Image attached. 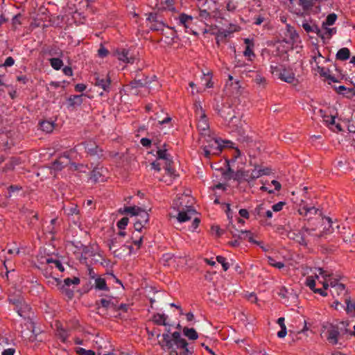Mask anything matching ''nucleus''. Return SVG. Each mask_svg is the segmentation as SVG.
I'll return each instance as SVG.
<instances>
[{
	"label": "nucleus",
	"mask_w": 355,
	"mask_h": 355,
	"mask_svg": "<svg viewBox=\"0 0 355 355\" xmlns=\"http://www.w3.org/2000/svg\"><path fill=\"white\" fill-rule=\"evenodd\" d=\"M158 342L169 355H191L193 350L181 334H157Z\"/></svg>",
	"instance_id": "obj_1"
},
{
	"label": "nucleus",
	"mask_w": 355,
	"mask_h": 355,
	"mask_svg": "<svg viewBox=\"0 0 355 355\" xmlns=\"http://www.w3.org/2000/svg\"><path fill=\"white\" fill-rule=\"evenodd\" d=\"M214 110L223 118L225 125L228 126L231 130H235L238 128L239 119L235 115V112L232 105L228 103L221 104L217 103L214 105Z\"/></svg>",
	"instance_id": "obj_2"
},
{
	"label": "nucleus",
	"mask_w": 355,
	"mask_h": 355,
	"mask_svg": "<svg viewBox=\"0 0 355 355\" xmlns=\"http://www.w3.org/2000/svg\"><path fill=\"white\" fill-rule=\"evenodd\" d=\"M151 321L159 326H164L167 333H180L182 326L180 322H172L164 313H155L151 317Z\"/></svg>",
	"instance_id": "obj_3"
},
{
	"label": "nucleus",
	"mask_w": 355,
	"mask_h": 355,
	"mask_svg": "<svg viewBox=\"0 0 355 355\" xmlns=\"http://www.w3.org/2000/svg\"><path fill=\"white\" fill-rule=\"evenodd\" d=\"M85 149L87 157L96 160H103L105 159V154L103 148L97 144L94 139H87L80 144Z\"/></svg>",
	"instance_id": "obj_4"
},
{
	"label": "nucleus",
	"mask_w": 355,
	"mask_h": 355,
	"mask_svg": "<svg viewBox=\"0 0 355 355\" xmlns=\"http://www.w3.org/2000/svg\"><path fill=\"white\" fill-rule=\"evenodd\" d=\"M15 311L17 312L19 315L24 318V325L27 327V329L31 333H34L35 324L31 320V317L33 316L34 313L30 305L24 301L21 304L15 309Z\"/></svg>",
	"instance_id": "obj_5"
},
{
	"label": "nucleus",
	"mask_w": 355,
	"mask_h": 355,
	"mask_svg": "<svg viewBox=\"0 0 355 355\" xmlns=\"http://www.w3.org/2000/svg\"><path fill=\"white\" fill-rule=\"evenodd\" d=\"M270 71L277 78L287 83H293L295 80V73L292 69H286L283 65H271Z\"/></svg>",
	"instance_id": "obj_6"
},
{
	"label": "nucleus",
	"mask_w": 355,
	"mask_h": 355,
	"mask_svg": "<svg viewBox=\"0 0 355 355\" xmlns=\"http://www.w3.org/2000/svg\"><path fill=\"white\" fill-rule=\"evenodd\" d=\"M195 114L198 119L197 128L200 132L207 131L209 128V123L208 118L205 114V110L200 105V103H196Z\"/></svg>",
	"instance_id": "obj_7"
},
{
	"label": "nucleus",
	"mask_w": 355,
	"mask_h": 355,
	"mask_svg": "<svg viewBox=\"0 0 355 355\" xmlns=\"http://www.w3.org/2000/svg\"><path fill=\"white\" fill-rule=\"evenodd\" d=\"M93 83L96 87L103 89V92L99 94L101 96L104 95V93L108 94L112 89L111 79L109 74L94 73Z\"/></svg>",
	"instance_id": "obj_8"
},
{
	"label": "nucleus",
	"mask_w": 355,
	"mask_h": 355,
	"mask_svg": "<svg viewBox=\"0 0 355 355\" xmlns=\"http://www.w3.org/2000/svg\"><path fill=\"white\" fill-rule=\"evenodd\" d=\"M146 21L152 24L150 28L153 31H162L164 27H168L163 21L159 11L149 12Z\"/></svg>",
	"instance_id": "obj_9"
},
{
	"label": "nucleus",
	"mask_w": 355,
	"mask_h": 355,
	"mask_svg": "<svg viewBox=\"0 0 355 355\" xmlns=\"http://www.w3.org/2000/svg\"><path fill=\"white\" fill-rule=\"evenodd\" d=\"M71 164V158L68 153L65 152L51 163V169L54 171H60Z\"/></svg>",
	"instance_id": "obj_10"
},
{
	"label": "nucleus",
	"mask_w": 355,
	"mask_h": 355,
	"mask_svg": "<svg viewBox=\"0 0 355 355\" xmlns=\"http://www.w3.org/2000/svg\"><path fill=\"white\" fill-rule=\"evenodd\" d=\"M311 230L307 227H303L297 233H291L293 236L288 235L290 239H293L298 242L301 245L306 246L308 244V236L311 235Z\"/></svg>",
	"instance_id": "obj_11"
},
{
	"label": "nucleus",
	"mask_w": 355,
	"mask_h": 355,
	"mask_svg": "<svg viewBox=\"0 0 355 355\" xmlns=\"http://www.w3.org/2000/svg\"><path fill=\"white\" fill-rule=\"evenodd\" d=\"M302 26L307 33H315L321 39H324V34L322 33V31L320 30L319 26L317 25L315 21L313 19H310L309 21L304 20L302 21Z\"/></svg>",
	"instance_id": "obj_12"
},
{
	"label": "nucleus",
	"mask_w": 355,
	"mask_h": 355,
	"mask_svg": "<svg viewBox=\"0 0 355 355\" xmlns=\"http://www.w3.org/2000/svg\"><path fill=\"white\" fill-rule=\"evenodd\" d=\"M138 74H135L134 80L128 85L132 89L144 87L151 83L153 79L156 78L155 76L149 78L148 76L143 75L142 78H137Z\"/></svg>",
	"instance_id": "obj_13"
},
{
	"label": "nucleus",
	"mask_w": 355,
	"mask_h": 355,
	"mask_svg": "<svg viewBox=\"0 0 355 355\" xmlns=\"http://www.w3.org/2000/svg\"><path fill=\"white\" fill-rule=\"evenodd\" d=\"M115 55L120 61L125 63L133 64L137 59L130 50L126 49L116 50Z\"/></svg>",
	"instance_id": "obj_14"
},
{
	"label": "nucleus",
	"mask_w": 355,
	"mask_h": 355,
	"mask_svg": "<svg viewBox=\"0 0 355 355\" xmlns=\"http://www.w3.org/2000/svg\"><path fill=\"white\" fill-rule=\"evenodd\" d=\"M175 0H158L155 7L158 11L167 10L173 13L178 12L175 6Z\"/></svg>",
	"instance_id": "obj_15"
},
{
	"label": "nucleus",
	"mask_w": 355,
	"mask_h": 355,
	"mask_svg": "<svg viewBox=\"0 0 355 355\" xmlns=\"http://www.w3.org/2000/svg\"><path fill=\"white\" fill-rule=\"evenodd\" d=\"M314 61L316 63L317 71L321 77H324L327 80H331L333 83H338L339 80L334 76L329 74V69H325L324 67L319 66V62L317 61V56H313L311 58V63Z\"/></svg>",
	"instance_id": "obj_16"
},
{
	"label": "nucleus",
	"mask_w": 355,
	"mask_h": 355,
	"mask_svg": "<svg viewBox=\"0 0 355 355\" xmlns=\"http://www.w3.org/2000/svg\"><path fill=\"white\" fill-rule=\"evenodd\" d=\"M123 241L119 239V236H113L110 239L106 241V245L109 248V250L112 251L114 257H119V255L117 254L118 248L121 245Z\"/></svg>",
	"instance_id": "obj_17"
},
{
	"label": "nucleus",
	"mask_w": 355,
	"mask_h": 355,
	"mask_svg": "<svg viewBox=\"0 0 355 355\" xmlns=\"http://www.w3.org/2000/svg\"><path fill=\"white\" fill-rule=\"evenodd\" d=\"M348 326L347 321H340L335 324H331V329L328 330L327 333H353L347 329Z\"/></svg>",
	"instance_id": "obj_18"
},
{
	"label": "nucleus",
	"mask_w": 355,
	"mask_h": 355,
	"mask_svg": "<svg viewBox=\"0 0 355 355\" xmlns=\"http://www.w3.org/2000/svg\"><path fill=\"white\" fill-rule=\"evenodd\" d=\"M95 306L98 310L104 309L105 310L110 309L112 311V306H114L113 302L110 300V295H105V297H103L95 302Z\"/></svg>",
	"instance_id": "obj_19"
},
{
	"label": "nucleus",
	"mask_w": 355,
	"mask_h": 355,
	"mask_svg": "<svg viewBox=\"0 0 355 355\" xmlns=\"http://www.w3.org/2000/svg\"><path fill=\"white\" fill-rule=\"evenodd\" d=\"M103 168L102 167H94L90 173L89 180L94 183L104 180Z\"/></svg>",
	"instance_id": "obj_20"
},
{
	"label": "nucleus",
	"mask_w": 355,
	"mask_h": 355,
	"mask_svg": "<svg viewBox=\"0 0 355 355\" xmlns=\"http://www.w3.org/2000/svg\"><path fill=\"white\" fill-rule=\"evenodd\" d=\"M231 225L229 226V230L234 238H238L239 241L248 240V236L246 235V232H250L249 230H238L235 228L234 225L232 224V221L230 222Z\"/></svg>",
	"instance_id": "obj_21"
},
{
	"label": "nucleus",
	"mask_w": 355,
	"mask_h": 355,
	"mask_svg": "<svg viewBox=\"0 0 355 355\" xmlns=\"http://www.w3.org/2000/svg\"><path fill=\"white\" fill-rule=\"evenodd\" d=\"M244 43L246 44L243 54L245 56L248 58L249 60H252V58H255V54L253 51L254 44L252 40L249 38L244 39Z\"/></svg>",
	"instance_id": "obj_22"
},
{
	"label": "nucleus",
	"mask_w": 355,
	"mask_h": 355,
	"mask_svg": "<svg viewBox=\"0 0 355 355\" xmlns=\"http://www.w3.org/2000/svg\"><path fill=\"white\" fill-rule=\"evenodd\" d=\"M298 211L300 215L306 216L308 217V219H310L311 217L309 216V215H315L319 210L313 206L309 207L308 205H300Z\"/></svg>",
	"instance_id": "obj_23"
},
{
	"label": "nucleus",
	"mask_w": 355,
	"mask_h": 355,
	"mask_svg": "<svg viewBox=\"0 0 355 355\" xmlns=\"http://www.w3.org/2000/svg\"><path fill=\"white\" fill-rule=\"evenodd\" d=\"M205 146L209 147L212 150L213 155H219L224 147L218 139H211L208 145Z\"/></svg>",
	"instance_id": "obj_24"
},
{
	"label": "nucleus",
	"mask_w": 355,
	"mask_h": 355,
	"mask_svg": "<svg viewBox=\"0 0 355 355\" xmlns=\"http://www.w3.org/2000/svg\"><path fill=\"white\" fill-rule=\"evenodd\" d=\"M196 211L191 208V207H189L187 209V211H179L178 214L177 219L180 223H184L186 221L189 220L191 218L192 214H194Z\"/></svg>",
	"instance_id": "obj_25"
},
{
	"label": "nucleus",
	"mask_w": 355,
	"mask_h": 355,
	"mask_svg": "<svg viewBox=\"0 0 355 355\" xmlns=\"http://www.w3.org/2000/svg\"><path fill=\"white\" fill-rule=\"evenodd\" d=\"M96 291H110V288L107 286L106 281L104 278L97 277L94 279V284L92 286Z\"/></svg>",
	"instance_id": "obj_26"
},
{
	"label": "nucleus",
	"mask_w": 355,
	"mask_h": 355,
	"mask_svg": "<svg viewBox=\"0 0 355 355\" xmlns=\"http://www.w3.org/2000/svg\"><path fill=\"white\" fill-rule=\"evenodd\" d=\"M193 17L191 15H189L184 12L180 14L178 17V25L182 26L187 29L190 27V25L192 24Z\"/></svg>",
	"instance_id": "obj_27"
},
{
	"label": "nucleus",
	"mask_w": 355,
	"mask_h": 355,
	"mask_svg": "<svg viewBox=\"0 0 355 355\" xmlns=\"http://www.w3.org/2000/svg\"><path fill=\"white\" fill-rule=\"evenodd\" d=\"M141 208L137 206L124 207V208L120 209L119 212L122 214H129L131 216H137Z\"/></svg>",
	"instance_id": "obj_28"
},
{
	"label": "nucleus",
	"mask_w": 355,
	"mask_h": 355,
	"mask_svg": "<svg viewBox=\"0 0 355 355\" xmlns=\"http://www.w3.org/2000/svg\"><path fill=\"white\" fill-rule=\"evenodd\" d=\"M336 91L338 94H343L348 98L355 96V89L354 88H348L344 85H340L336 89Z\"/></svg>",
	"instance_id": "obj_29"
},
{
	"label": "nucleus",
	"mask_w": 355,
	"mask_h": 355,
	"mask_svg": "<svg viewBox=\"0 0 355 355\" xmlns=\"http://www.w3.org/2000/svg\"><path fill=\"white\" fill-rule=\"evenodd\" d=\"M14 345V338L11 334H6L5 336L0 335V347L3 348L5 347Z\"/></svg>",
	"instance_id": "obj_30"
},
{
	"label": "nucleus",
	"mask_w": 355,
	"mask_h": 355,
	"mask_svg": "<svg viewBox=\"0 0 355 355\" xmlns=\"http://www.w3.org/2000/svg\"><path fill=\"white\" fill-rule=\"evenodd\" d=\"M83 96L81 95H71L67 101L69 103V107H74L76 106H80L83 103Z\"/></svg>",
	"instance_id": "obj_31"
},
{
	"label": "nucleus",
	"mask_w": 355,
	"mask_h": 355,
	"mask_svg": "<svg viewBox=\"0 0 355 355\" xmlns=\"http://www.w3.org/2000/svg\"><path fill=\"white\" fill-rule=\"evenodd\" d=\"M350 51L347 47L340 49L336 53V58L338 60L345 61L350 58Z\"/></svg>",
	"instance_id": "obj_32"
},
{
	"label": "nucleus",
	"mask_w": 355,
	"mask_h": 355,
	"mask_svg": "<svg viewBox=\"0 0 355 355\" xmlns=\"http://www.w3.org/2000/svg\"><path fill=\"white\" fill-rule=\"evenodd\" d=\"M135 220L146 226L149 221V215L146 211L141 209Z\"/></svg>",
	"instance_id": "obj_33"
},
{
	"label": "nucleus",
	"mask_w": 355,
	"mask_h": 355,
	"mask_svg": "<svg viewBox=\"0 0 355 355\" xmlns=\"http://www.w3.org/2000/svg\"><path fill=\"white\" fill-rule=\"evenodd\" d=\"M340 334H327V340L331 345H342Z\"/></svg>",
	"instance_id": "obj_34"
},
{
	"label": "nucleus",
	"mask_w": 355,
	"mask_h": 355,
	"mask_svg": "<svg viewBox=\"0 0 355 355\" xmlns=\"http://www.w3.org/2000/svg\"><path fill=\"white\" fill-rule=\"evenodd\" d=\"M286 31L289 35L290 41L288 42L295 43L299 39V35L295 28L289 24L286 26Z\"/></svg>",
	"instance_id": "obj_35"
},
{
	"label": "nucleus",
	"mask_w": 355,
	"mask_h": 355,
	"mask_svg": "<svg viewBox=\"0 0 355 355\" xmlns=\"http://www.w3.org/2000/svg\"><path fill=\"white\" fill-rule=\"evenodd\" d=\"M40 127L42 131L50 133L54 129V123L49 121H42L40 123Z\"/></svg>",
	"instance_id": "obj_36"
},
{
	"label": "nucleus",
	"mask_w": 355,
	"mask_h": 355,
	"mask_svg": "<svg viewBox=\"0 0 355 355\" xmlns=\"http://www.w3.org/2000/svg\"><path fill=\"white\" fill-rule=\"evenodd\" d=\"M96 340L95 342L98 345V347L105 349L104 351L105 353L109 352L110 348H111V345L109 344V343L103 340L102 338L98 336V334H96Z\"/></svg>",
	"instance_id": "obj_37"
},
{
	"label": "nucleus",
	"mask_w": 355,
	"mask_h": 355,
	"mask_svg": "<svg viewBox=\"0 0 355 355\" xmlns=\"http://www.w3.org/2000/svg\"><path fill=\"white\" fill-rule=\"evenodd\" d=\"M209 8H200L198 19L201 21H208L211 19V12L209 11Z\"/></svg>",
	"instance_id": "obj_38"
},
{
	"label": "nucleus",
	"mask_w": 355,
	"mask_h": 355,
	"mask_svg": "<svg viewBox=\"0 0 355 355\" xmlns=\"http://www.w3.org/2000/svg\"><path fill=\"white\" fill-rule=\"evenodd\" d=\"M49 62L52 68L55 70H60L63 66V61L61 60L60 57L51 58L49 59Z\"/></svg>",
	"instance_id": "obj_39"
},
{
	"label": "nucleus",
	"mask_w": 355,
	"mask_h": 355,
	"mask_svg": "<svg viewBox=\"0 0 355 355\" xmlns=\"http://www.w3.org/2000/svg\"><path fill=\"white\" fill-rule=\"evenodd\" d=\"M70 169L73 171H79L80 173H85L87 169L88 168L87 165H84L83 164H76L75 162H72L71 161V164H69Z\"/></svg>",
	"instance_id": "obj_40"
},
{
	"label": "nucleus",
	"mask_w": 355,
	"mask_h": 355,
	"mask_svg": "<svg viewBox=\"0 0 355 355\" xmlns=\"http://www.w3.org/2000/svg\"><path fill=\"white\" fill-rule=\"evenodd\" d=\"M254 80L257 85L262 87H265L266 85H267L266 78L264 76H263L259 71L256 72Z\"/></svg>",
	"instance_id": "obj_41"
},
{
	"label": "nucleus",
	"mask_w": 355,
	"mask_h": 355,
	"mask_svg": "<svg viewBox=\"0 0 355 355\" xmlns=\"http://www.w3.org/2000/svg\"><path fill=\"white\" fill-rule=\"evenodd\" d=\"M337 15L335 13L329 14L326 19L322 22V26L334 25L337 19Z\"/></svg>",
	"instance_id": "obj_42"
},
{
	"label": "nucleus",
	"mask_w": 355,
	"mask_h": 355,
	"mask_svg": "<svg viewBox=\"0 0 355 355\" xmlns=\"http://www.w3.org/2000/svg\"><path fill=\"white\" fill-rule=\"evenodd\" d=\"M328 26H322V28L324 30V32H322L324 34V39L325 37L330 39L336 33V28H329Z\"/></svg>",
	"instance_id": "obj_43"
},
{
	"label": "nucleus",
	"mask_w": 355,
	"mask_h": 355,
	"mask_svg": "<svg viewBox=\"0 0 355 355\" xmlns=\"http://www.w3.org/2000/svg\"><path fill=\"white\" fill-rule=\"evenodd\" d=\"M46 263L48 264L53 263L55 266L60 271L64 272V268L63 265L62 264L61 261L58 259H54L53 258H46Z\"/></svg>",
	"instance_id": "obj_44"
},
{
	"label": "nucleus",
	"mask_w": 355,
	"mask_h": 355,
	"mask_svg": "<svg viewBox=\"0 0 355 355\" xmlns=\"http://www.w3.org/2000/svg\"><path fill=\"white\" fill-rule=\"evenodd\" d=\"M80 282V278L77 277H74L73 278L67 277L64 279L63 284L62 286H65L66 287H69L71 284L78 285Z\"/></svg>",
	"instance_id": "obj_45"
},
{
	"label": "nucleus",
	"mask_w": 355,
	"mask_h": 355,
	"mask_svg": "<svg viewBox=\"0 0 355 355\" xmlns=\"http://www.w3.org/2000/svg\"><path fill=\"white\" fill-rule=\"evenodd\" d=\"M268 263L270 266L278 269H282L284 267V263L282 261H277L275 258L268 257Z\"/></svg>",
	"instance_id": "obj_46"
},
{
	"label": "nucleus",
	"mask_w": 355,
	"mask_h": 355,
	"mask_svg": "<svg viewBox=\"0 0 355 355\" xmlns=\"http://www.w3.org/2000/svg\"><path fill=\"white\" fill-rule=\"evenodd\" d=\"M315 279H318V276L315 275L308 276L306 279V285L313 292V290H315Z\"/></svg>",
	"instance_id": "obj_47"
},
{
	"label": "nucleus",
	"mask_w": 355,
	"mask_h": 355,
	"mask_svg": "<svg viewBox=\"0 0 355 355\" xmlns=\"http://www.w3.org/2000/svg\"><path fill=\"white\" fill-rule=\"evenodd\" d=\"M46 53L50 56H58L62 57L63 55V53L62 50L56 46L51 47L46 52Z\"/></svg>",
	"instance_id": "obj_48"
},
{
	"label": "nucleus",
	"mask_w": 355,
	"mask_h": 355,
	"mask_svg": "<svg viewBox=\"0 0 355 355\" xmlns=\"http://www.w3.org/2000/svg\"><path fill=\"white\" fill-rule=\"evenodd\" d=\"M216 261L222 265L224 271H227L230 268V264L225 257L218 255L216 257Z\"/></svg>",
	"instance_id": "obj_49"
},
{
	"label": "nucleus",
	"mask_w": 355,
	"mask_h": 355,
	"mask_svg": "<svg viewBox=\"0 0 355 355\" xmlns=\"http://www.w3.org/2000/svg\"><path fill=\"white\" fill-rule=\"evenodd\" d=\"M24 301V300L21 297H8V302H10V304H12L15 306V307H14L15 310L16 309H17Z\"/></svg>",
	"instance_id": "obj_50"
},
{
	"label": "nucleus",
	"mask_w": 355,
	"mask_h": 355,
	"mask_svg": "<svg viewBox=\"0 0 355 355\" xmlns=\"http://www.w3.org/2000/svg\"><path fill=\"white\" fill-rule=\"evenodd\" d=\"M60 290L61 293L65 295L69 299H72L73 297V291L69 288V287H66L65 286H60Z\"/></svg>",
	"instance_id": "obj_51"
},
{
	"label": "nucleus",
	"mask_w": 355,
	"mask_h": 355,
	"mask_svg": "<svg viewBox=\"0 0 355 355\" xmlns=\"http://www.w3.org/2000/svg\"><path fill=\"white\" fill-rule=\"evenodd\" d=\"M299 4L303 8L304 10H309L313 6L312 0H299Z\"/></svg>",
	"instance_id": "obj_52"
},
{
	"label": "nucleus",
	"mask_w": 355,
	"mask_h": 355,
	"mask_svg": "<svg viewBox=\"0 0 355 355\" xmlns=\"http://www.w3.org/2000/svg\"><path fill=\"white\" fill-rule=\"evenodd\" d=\"M157 158L159 159L167 160L171 158L170 155L166 153V149H158L157 151Z\"/></svg>",
	"instance_id": "obj_53"
},
{
	"label": "nucleus",
	"mask_w": 355,
	"mask_h": 355,
	"mask_svg": "<svg viewBox=\"0 0 355 355\" xmlns=\"http://www.w3.org/2000/svg\"><path fill=\"white\" fill-rule=\"evenodd\" d=\"M345 302L347 305L346 311L347 313L355 311V302H352L350 297L346 298Z\"/></svg>",
	"instance_id": "obj_54"
},
{
	"label": "nucleus",
	"mask_w": 355,
	"mask_h": 355,
	"mask_svg": "<svg viewBox=\"0 0 355 355\" xmlns=\"http://www.w3.org/2000/svg\"><path fill=\"white\" fill-rule=\"evenodd\" d=\"M129 219L127 217H123L116 223V226L119 230H125L128 225Z\"/></svg>",
	"instance_id": "obj_55"
},
{
	"label": "nucleus",
	"mask_w": 355,
	"mask_h": 355,
	"mask_svg": "<svg viewBox=\"0 0 355 355\" xmlns=\"http://www.w3.org/2000/svg\"><path fill=\"white\" fill-rule=\"evenodd\" d=\"M237 9V3L230 0L226 3V10L230 12H234Z\"/></svg>",
	"instance_id": "obj_56"
},
{
	"label": "nucleus",
	"mask_w": 355,
	"mask_h": 355,
	"mask_svg": "<svg viewBox=\"0 0 355 355\" xmlns=\"http://www.w3.org/2000/svg\"><path fill=\"white\" fill-rule=\"evenodd\" d=\"M323 120L329 128H330L331 125H334L335 124V116L332 115L324 116Z\"/></svg>",
	"instance_id": "obj_57"
},
{
	"label": "nucleus",
	"mask_w": 355,
	"mask_h": 355,
	"mask_svg": "<svg viewBox=\"0 0 355 355\" xmlns=\"http://www.w3.org/2000/svg\"><path fill=\"white\" fill-rule=\"evenodd\" d=\"M129 309H130L129 304L121 303L120 304H119L115 312H119L120 313H127Z\"/></svg>",
	"instance_id": "obj_58"
},
{
	"label": "nucleus",
	"mask_w": 355,
	"mask_h": 355,
	"mask_svg": "<svg viewBox=\"0 0 355 355\" xmlns=\"http://www.w3.org/2000/svg\"><path fill=\"white\" fill-rule=\"evenodd\" d=\"M284 318L281 317L277 319V323L281 327L280 331H279L277 333H287L286 327L284 323Z\"/></svg>",
	"instance_id": "obj_59"
},
{
	"label": "nucleus",
	"mask_w": 355,
	"mask_h": 355,
	"mask_svg": "<svg viewBox=\"0 0 355 355\" xmlns=\"http://www.w3.org/2000/svg\"><path fill=\"white\" fill-rule=\"evenodd\" d=\"M333 289L334 291H332V294L334 295V293H336L338 295H339L345 291V285L341 283L338 284Z\"/></svg>",
	"instance_id": "obj_60"
},
{
	"label": "nucleus",
	"mask_w": 355,
	"mask_h": 355,
	"mask_svg": "<svg viewBox=\"0 0 355 355\" xmlns=\"http://www.w3.org/2000/svg\"><path fill=\"white\" fill-rule=\"evenodd\" d=\"M251 180H254L260 177H261V174L260 173L259 168L258 166H255L254 169L250 171Z\"/></svg>",
	"instance_id": "obj_61"
},
{
	"label": "nucleus",
	"mask_w": 355,
	"mask_h": 355,
	"mask_svg": "<svg viewBox=\"0 0 355 355\" xmlns=\"http://www.w3.org/2000/svg\"><path fill=\"white\" fill-rule=\"evenodd\" d=\"M109 54V51L103 45L101 44L99 49L98 50V55L100 58H105Z\"/></svg>",
	"instance_id": "obj_62"
},
{
	"label": "nucleus",
	"mask_w": 355,
	"mask_h": 355,
	"mask_svg": "<svg viewBox=\"0 0 355 355\" xmlns=\"http://www.w3.org/2000/svg\"><path fill=\"white\" fill-rule=\"evenodd\" d=\"M76 352L79 355H95L94 351L90 349H85L84 348L78 347L76 350Z\"/></svg>",
	"instance_id": "obj_63"
},
{
	"label": "nucleus",
	"mask_w": 355,
	"mask_h": 355,
	"mask_svg": "<svg viewBox=\"0 0 355 355\" xmlns=\"http://www.w3.org/2000/svg\"><path fill=\"white\" fill-rule=\"evenodd\" d=\"M284 202H279L272 206V209L273 211H279L283 209V207L285 205Z\"/></svg>",
	"instance_id": "obj_64"
}]
</instances>
